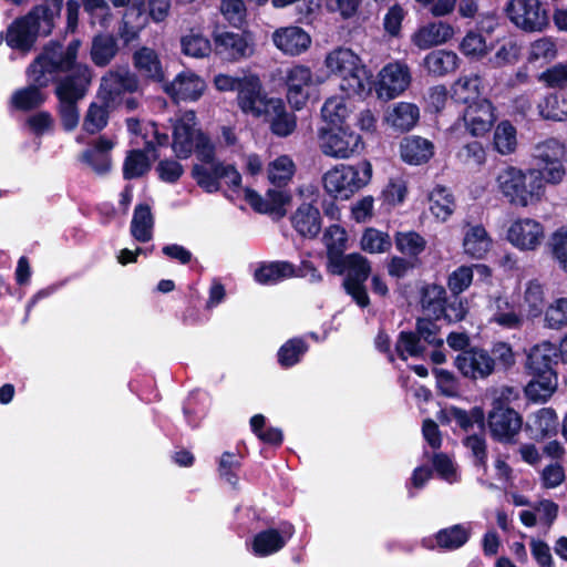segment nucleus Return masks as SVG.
<instances>
[{
    "instance_id": "7ed1b4c3",
    "label": "nucleus",
    "mask_w": 567,
    "mask_h": 567,
    "mask_svg": "<svg viewBox=\"0 0 567 567\" xmlns=\"http://www.w3.org/2000/svg\"><path fill=\"white\" fill-rule=\"evenodd\" d=\"M63 0H43L27 16L12 22L6 33L7 44L23 53L30 51L39 34L48 35L60 16Z\"/></svg>"
},
{
    "instance_id": "4468645a",
    "label": "nucleus",
    "mask_w": 567,
    "mask_h": 567,
    "mask_svg": "<svg viewBox=\"0 0 567 567\" xmlns=\"http://www.w3.org/2000/svg\"><path fill=\"white\" fill-rule=\"evenodd\" d=\"M213 39L216 53L230 62L248 59L255 52L254 38L249 32H216Z\"/></svg>"
},
{
    "instance_id": "393cba45",
    "label": "nucleus",
    "mask_w": 567,
    "mask_h": 567,
    "mask_svg": "<svg viewBox=\"0 0 567 567\" xmlns=\"http://www.w3.org/2000/svg\"><path fill=\"white\" fill-rule=\"evenodd\" d=\"M454 35V29L446 22H431L420 27L411 37L412 43L420 50L447 42Z\"/></svg>"
},
{
    "instance_id": "2eb2a0df",
    "label": "nucleus",
    "mask_w": 567,
    "mask_h": 567,
    "mask_svg": "<svg viewBox=\"0 0 567 567\" xmlns=\"http://www.w3.org/2000/svg\"><path fill=\"white\" fill-rule=\"evenodd\" d=\"M564 154L565 148L563 144L555 138H548L535 146L533 156L544 164V167L539 169L543 181L557 184L563 179L565 175V168L561 164Z\"/></svg>"
},
{
    "instance_id": "37998d69",
    "label": "nucleus",
    "mask_w": 567,
    "mask_h": 567,
    "mask_svg": "<svg viewBox=\"0 0 567 567\" xmlns=\"http://www.w3.org/2000/svg\"><path fill=\"white\" fill-rule=\"evenodd\" d=\"M217 163L215 156L210 162L195 164L192 169V176L197 185L207 193H216L220 189V177L217 173Z\"/></svg>"
},
{
    "instance_id": "69168bd1",
    "label": "nucleus",
    "mask_w": 567,
    "mask_h": 567,
    "mask_svg": "<svg viewBox=\"0 0 567 567\" xmlns=\"http://www.w3.org/2000/svg\"><path fill=\"white\" fill-rule=\"evenodd\" d=\"M408 194L406 181L402 176L392 177L382 190L385 204L396 206L404 202Z\"/></svg>"
},
{
    "instance_id": "c9c22d12",
    "label": "nucleus",
    "mask_w": 567,
    "mask_h": 567,
    "mask_svg": "<svg viewBox=\"0 0 567 567\" xmlns=\"http://www.w3.org/2000/svg\"><path fill=\"white\" fill-rule=\"evenodd\" d=\"M533 379L525 388L526 396L534 402L547 401L557 390L556 372L530 373Z\"/></svg>"
},
{
    "instance_id": "20e7f679",
    "label": "nucleus",
    "mask_w": 567,
    "mask_h": 567,
    "mask_svg": "<svg viewBox=\"0 0 567 567\" xmlns=\"http://www.w3.org/2000/svg\"><path fill=\"white\" fill-rule=\"evenodd\" d=\"M331 75L339 78L340 90L348 96H363L370 92L371 74L361 58L351 49L338 47L324 58Z\"/></svg>"
},
{
    "instance_id": "1a4fd4ad",
    "label": "nucleus",
    "mask_w": 567,
    "mask_h": 567,
    "mask_svg": "<svg viewBox=\"0 0 567 567\" xmlns=\"http://www.w3.org/2000/svg\"><path fill=\"white\" fill-rule=\"evenodd\" d=\"M506 13L516 27L529 32L543 31L549 21L539 0H511Z\"/></svg>"
},
{
    "instance_id": "72a5a7b5",
    "label": "nucleus",
    "mask_w": 567,
    "mask_h": 567,
    "mask_svg": "<svg viewBox=\"0 0 567 567\" xmlns=\"http://www.w3.org/2000/svg\"><path fill=\"white\" fill-rule=\"evenodd\" d=\"M557 347L550 341H542L527 353L526 368L529 373L555 372L553 360L557 358Z\"/></svg>"
},
{
    "instance_id": "8fccbe9b",
    "label": "nucleus",
    "mask_w": 567,
    "mask_h": 567,
    "mask_svg": "<svg viewBox=\"0 0 567 567\" xmlns=\"http://www.w3.org/2000/svg\"><path fill=\"white\" fill-rule=\"evenodd\" d=\"M296 172V165L288 155H280L267 166L268 181L277 186L288 184Z\"/></svg>"
},
{
    "instance_id": "338daca9",
    "label": "nucleus",
    "mask_w": 567,
    "mask_h": 567,
    "mask_svg": "<svg viewBox=\"0 0 567 567\" xmlns=\"http://www.w3.org/2000/svg\"><path fill=\"white\" fill-rule=\"evenodd\" d=\"M307 351V346L301 339L287 341L278 351V361L282 367L296 364Z\"/></svg>"
},
{
    "instance_id": "7c9ffc66",
    "label": "nucleus",
    "mask_w": 567,
    "mask_h": 567,
    "mask_svg": "<svg viewBox=\"0 0 567 567\" xmlns=\"http://www.w3.org/2000/svg\"><path fill=\"white\" fill-rule=\"evenodd\" d=\"M558 429V416L554 409L543 408L530 414L526 422V431L535 440H544L556 434Z\"/></svg>"
},
{
    "instance_id": "6e6552de",
    "label": "nucleus",
    "mask_w": 567,
    "mask_h": 567,
    "mask_svg": "<svg viewBox=\"0 0 567 567\" xmlns=\"http://www.w3.org/2000/svg\"><path fill=\"white\" fill-rule=\"evenodd\" d=\"M318 145L324 156L333 159H349L364 150L362 136L349 126L320 127Z\"/></svg>"
},
{
    "instance_id": "09e8293b",
    "label": "nucleus",
    "mask_w": 567,
    "mask_h": 567,
    "mask_svg": "<svg viewBox=\"0 0 567 567\" xmlns=\"http://www.w3.org/2000/svg\"><path fill=\"white\" fill-rule=\"evenodd\" d=\"M117 42L111 34H99L93 38L91 58L95 65H107L117 53Z\"/></svg>"
},
{
    "instance_id": "603ef678",
    "label": "nucleus",
    "mask_w": 567,
    "mask_h": 567,
    "mask_svg": "<svg viewBox=\"0 0 567 567\" xmlns=\"http://www.w3.org/2000/svg\"><path fill=\"white\" fill-rule=\"evenodd\" d=\"M494 147L502 155H509L517 147V132L509 121H502L494 131Z\"/></svg>"
},
{
    "instance_id": "ea45409f",
    "label": "nucleus",
    "mask_w": 567,
    "mask_h": 567,
    "mask_svg": "<svg viewBox=\"0 0 567 567\" xmlns=\"http://www.w3.org/2000/svg\"><path fill=\"white\" fill-rule=\"evenodd\" d=\"M296 275V268L288 261H275L264 264L255 270V279L261 285H276L279 281L292 278Z\"/></svg>"
},
{
    "instance_id": "e433bc0d",
    "label": "nucleus",
    "mask_w": 567,
    "mask_h": 567,
    "mask_svg": "<svg viewBox=\"0 0 567 567\" xmlns=\"http://www.w3.org/2000/svg\"><path fill=\"white\" fill-rule=\"evenodd\" d=\"M429 209L434 218L439 221H446L454 213L456 204L452 192L442 186L436 185L429 193Z\"/></svg>"
},
{
    "instance_id": "4c0bfd02",
    "label": "nucleus",
    "mask_w": 567,
    "mask_h": 567,
    "mask_svg": "<svg viewBox=\"0 0 567 567\" xmlns=\"http://www.w3.org/2000/svg\"><path fill=\"white\" fill-rule=\"evenodd\" d=\"M351 113V105L341 96L327 99L321 107V117L327 127L344 126Z\"/></svg>"
},
{
    "instance_id": "bf43d9fd",
    "label": "nucleus",
    "mask_w": 567,
    "mask_h": 567,
    "mask_svg": "<svg viewBox=\"0 0 567 567\" xmlns=\"http://www.w3.org/2000/svg\"><path fill=\"white\" fill-rule=\"evenodd\" d=\"M461 52L470 60H482L491 50L485 38L476 32H467L460 44Z\"/></svg>"
},
{
    "instance_id": "c85d7f7f",
    "label": "nucleus",
    "mask_w": 567,
    "mask_h": 567,
    "mask_svg": "<svg viewBox=\"0 0 567 567\" xmlns=\"http://www.w3.org/2000/svg\"><path fill=\"white\" fill-rule=\"evenodd\" d=\"M296 231L303 237H316L321 229V215L317 207L303 203L291 216Z\"/></svg>"
},
{
    "instance_id": "5701e85b",
    "label": "nucleus",
    "mask_w": 567,
    "mask_h": 567,
    "mask_svg": "<svg viewBox=\"0 0 567 567\" xmlns=\"http://www.w3.org/2000/svg\"><path fill=\"white\" fill-rule=\"evenodd\" d=\"M322 240L327 249V270L332 275L340 276L342 271L340 262L346 257L343 252L348 244L347 231L339 225H331L326 229Z\"/></svg>"
},
{
    "instance_id": "f257e3e1",
    "label": "nucleus",
    "mask_w": 567,
    "mask_h": 567,
    "mask_svg": "<svg viewBox=\"0 0 567 567\" xmlns=\"http://www.w3.org/2000/svg\"><path fill=\"white\" fill-rule=\"evenodd\" d=\"M80 45L78 40L70 42L65 50L60 44L48 45L27 71L31 84L12 94V106L21 111L40 106L45 101L41 89L48 86L60 73L72 69Z\"/></svg>"
},
{
    "instance_id": "a18cd8bd",
    "label": "nucleus",
    "mask_w": 567,
    "mask_h": 567,
    "mask_svg": "<svg viewBox=\"0 0 567 567\" xmlns=\"http://www.w3.org/2000/svg\"><path fill=\"white\" fill-rule=\"evenodd\" d=\"M458 56L452 51L436 50L424 59V66L429 73L442 76L456 70Z\"/></svg>"
},
{
    "instance_id": "b1692460",
    "label": "nucleus",
    "mask_w": 567,
    "mask_h": 567,
    "mask_svg": "<svg viewBox=\"0 0 567 567\" xmlns=\"http://www.w3.org/2000/svg\"><path fill=\"white\" fill-rule=\"evenodd\" d=\"M244 193L247 202L257 212L276 214L279 217L286 214L285 206L290 199L287 192L282 189H268L265 197L250 188H245Z\"/></svg>"
},
{
    "instance_id": "6e6d98bb",
    "label": "nucleus",
    "mask_w": 567,
    "mask_h": 567,
    "mask_svg": "<svg viewBox=\"0 0 567 567\" xmlns=\"http://www.w3.org/2000/svg\"><path fill=\"white\" fill-rule=\"evenodd\" d=\"M470 534V526L457 524L440 530L436 534V543L443 549H456L467 542Z\"/></svg>"
},
{
    "instance_id": "ddd939ff",
    "label": "nucleus",
    "mask_w": 567,
    "mask_h": 567,
    "mask_svg": "<svg viewBox=\"0 0 567 567\" xmlns=\"http://www.w3.org/2000/svg\"><path fill=\"white\" fill-rule=\"evenodd\" d=\"M276 100L268 97L262 90L260 79L255 74L241 76V85L237 92L239 109L254 117H261L268 110L269 102Z\"/></svg>"
},
{
    "instance_id": "58836bf2",
    "label": "nucleus",
    "mask_w": 567,
    "mask_h": 567,
    "mask_svg": "<svg viewBox=\"0 0 567 567\" xmlns=\"http://www.w3.org/2000/svg\"><path fill=\"white\" fill-rule=\"evenodd\" d=\"M128 132L136 138H141L147 150H153L155 146L166 145L168 136L165 133H159L155 123L142 124L137 118L130 117L126 120Z\"/></svg>"
},
{
    "instance_id": "cd10ccee",
    "label": "nucleus",
    "mask_w": 567,
    "mask_h": 567,
    "mask_svg": "<svg viewBox=\"0 0 567 567\" xmlns=\"http://www.w3.org/2000/svg\"><path fill=\"white\" fill-rule=\"evenodd\" d=\"M133 63L138 73L152 81L162 82L165 71L157 52L148 47H142L133 54Z\"/></svg>"
},
{
    "instance_id": "0eeeda50",
    "label": "nucleus",
    "mask_w": 567,
    "mask_h": 567,
    "mask_svg": "<svg viewBox=\"0 0 567 567\" xmlns=\"http://www.w3.org/2000/svg\"><path fill=\"white\" fill-rule=\"evenodd\" d=\"M372 177V166L363 161L357 165L339 164L323 175L324 189L334 197L349 198Z\"/></svg>"
},
{
    "instance_id": "4be33fe9",
    "label": "nucleus",
    "mask_w": 567,
    "mask_h": 567,
    "mask_svg": "<svg viewBox=\"0 0 567 567\" xmlns=\"http://www.w3.org/2000/svg\"><path fill=\"white\" fill-rule=\"evenodd\" d=\"M205 81L194 72L186 70L164 86V91L175 101H197L205 92Z\"/></svg>"
},
{
    "instance_id": "13d9d810",
    "label": "nucleus",
    "mask_w": 567,
    "mask_h": 567,
    "mask_svg": "<svg viewBox=\"0 0 567 567\" xmlns=\"http://www.w3.org/2000/svg\"><path fill=\"white\" fill-rule=\"evenodd\" d=\"M392 246L390 236L375 228H368L362 234L360 247L369 254H383Z\"/></svg>"
},
{
    "instance_id": "6ab92c4d",
    "label": "nucleus",
    "mask_w": 567,
    "mask_h": 567,
    "mask_svg": "<svg viewBox=\"0 0 567 567\" xmlns=\"http://www.w3.org/2000/svg\"><path fill=\"white\" fill-rule=\"evenodd\" d=\"M271 40L277 50L287 56H299L311 47L310 34L298 25H288L276 29Z\"/></svg>"
},
{
    "instance_id": "2f4dec72",
    "label": "nucleus",
    "mask_w": 567,
    "mask_h": 567,
    "mask_svg": "<svg viewBox=\"0 0 567 567\" xmlns=\"http://www.w3.org/2000/svg\"><path fill=\"white\" fill-rule=\"evenodd\" d=\"M402 159L411 165L426 163L434 154L432 142L420 136L405 137L400 145Z\"/></svg>"
},
{
    "instance_id": "c03bdc74",
    "label": "nucleus",
    "mask_w": 567,
    "mask_h": 567,
    "mask_svg": "<svg viewBox=\"0 0 567 567\" xmlns=\"http://www.w3.org/2000/svg\"><path fill=\"white\" fill-rule=\"evenodd\" d=\"M111 104L109 101L99 99L92 102L84 115L83 130L89 134L101 132L109 123Z\"/></svg>"
},
{
    "instance_id": "49530a36",
    "label": "nucleus",
    "mask_w": 567,
    "mask_h": 567,
    "mask_svg": "<svg viewBox=\"0 0 567 567\" xmlns=\"http://www.w3.org/2000/svg\"><path fill=\"white\" fill-rule=\"evenodd\" d=\"M446 291L443 286L427 285L423 288L421 303L427 317L440 319L444 312Z\"/></svg>"
},
{
    "instance_id": "79ce46f5",
    "label": "nucleus",
    "mask_w": 567,
    "mask_h": 567,
    "mask_svg": "<svg viewBox=\"0 0 567 567\" xmlns=\"http://www.w3.org/2000/svg\"><path fill=\"white\" fill-rule=\"evenodd\" d=\"M340 264L342 269L340 275L346 274L343 281L365 282L370 276L371 265L369 260L358 252L346 255Z\"/></svg>"
},
{
    "instance_id": "864d4df0",
    "label": "nucleus",
    "mask_w": 567,
    "mask_h": 567,
    "mask_svg": "<svg viewBox=\"0 0 567 567\" xmlns=\"http://www.w3.org/2000/svg\"><path fill=\"white\" fill-rule=\"evenodd\" d=\"M539 115L544 120L565 121L567 120V94H550L538 103Z\"/></svg>"
},
{
    "instance_id": "bb28decb",
    "label": "nucleus",
    "mask_w": 567,
    "mask_h": 567,
    "mask_svg": "<svg viewBox=\"0 0 567 567\" xmlns=\"http://www.w3.org/2000/svg\"><path fill=\"white\" fill-rule=\"evenodd\" d=\"M493 247V238L480 224L468 225L464 230V254L474 259H483Z\"/></svg>"
},
{
    "instance_id": "a19ab883",
    "label": "nucleus",
    "mask_w": 567,
    "mask_h": 567,
    "mask_svg": "<svg viewBox=\"0 0 567 567\" xmlns=\"http://www.w3.org/2000/svg\"><path fill=\"white\" fill-rule=\"evenodd\" d=\"M154 217L148 205L140 204L135 207L130 231L140 243H147L153 238Z\"/></svg>"
},
{
    "instance_id": "774afa93",
    "label": "nucleus",
    "mask_w": 567,
    "mask_h": 567,
    "mask_svg": "<svg viewBox=\"0 0 567 567\" xmlns=\"http://www.w3.org/2000/svg\"><path fill=\"white\" fill-rule=\"evenodd\" d=\"M84 10L91 16V23L107 28L112 14L105 0H82Z\"/></svg>"
},
{
    "instance_id": "e2e57ef3",
    "label": "nucleus",
    "mask_w": 567,
    "mask_h": 567,
    "mask_svg": "<svg viewBox=\"0 0 567 567\" xmlns=\"http://www.w3.org/2000/svg\"><path fill=\"white\" fill-rule=\"evenodd\" d=\"M548 247L553 258L567 272V227H560L550 235Z\"/></svg>"
},
{
    "instance_id": "f8f14e48",
    "label": "nucleus",
    "mask_w": 567,
    "mask_h": 567,
    "mask_svg": "<svg viewBox=\"0 0 567 567\" xmlns=\"http://www.w3.org/2000/svg\"><path fill=\"white\" fill-rule=\"evenodd\" d=\"M285 83L289 104L296 110H301L310 99L311 87L319 82L309 66L295 64L286 71Z\"/></svg>"
},
{
    "instance_id": "c756f323",
    "label": "nucleus",
    "mask_w": 567,
    "mask_h": 567,
    "mask_svg": "<svg viewBox=\"0 0 567 567\" xmlns=\"http://www.w3.org/2000/svg\"><path fill=\"white\" fill-rule=\"evenodd\" d=\"M264 116L270 122L272 133L278 136L290 135L297 125L295 114L287 112L281 99L269 102Z\"/></svg>"
},
{
    "instance_id": "f3484780",
    "label": "nucleus",
    "mask_w": 567,
    "mask_h": 567,
    "mask_svg": "<svg viewBox=\"0 0 567 567\" xmlns=\"http://www.w3.org/2000/svg\"><path fill=\"white\" fill-rule=\"evenodd\" d=\"M487 425L493 439L501 443H514L523 426V417L515 410H489Z\"/></svg>"
},
{
    "instance_id": "de8ad7c7",
    "label": "nucleus",
    "mask_w": 567,
    "mask_h": 567,
    "mask_svg": "<svg viewBox=\"0 0 567 567\" xmlns=\"http://www.w3.org/2000/svg\"><path fill=\"white\" fill-rule=\"evenodd\" d=\"M492 320L505 328H518L522 324V316L505 297H496L491 303Z\"/></svg>"
},
{
    "instance_id": "3c124183",
    "label": "nucleus",
    "mask_w": 567,
    "mask_h": 567,
    "mask_svg": "<svg viewBox=\"0 0 567 567\" xmlns=\"http://www.w3.org/2000/svg\"><path fill=\"white\" fill-rule=\"evenodd\" d=\"M474 269L483 275H489V269L485 265L461 266L456 268L447 278V287L453 295H460L471 286Z\"/></svg>"
},
{
    "instance_id": "a878e982",
    "label": "nucleus",
    "mask_w": 567,
    "mask_h": 567,
    "mask_svg": "<svg viewBox=\"0 0 567 567\" xmlns=\"http://www.w3.org/2000/svg\"><path fill=\"white\" fill-rule=\"evenodd\" d=\"M420 118L419 107L410 102H398L388 107L384 122L393 130L406 132L412 130Z\"/></svg>"
},
{
    "instance_id": "aec40b11",
    "label": "nucleus",
    "mask_w": 567,
    "mask_h": 567,
    "mask_svg": "<svg viewBox=\"0 0 567 567\" xmlns=\"http://www.w3.org/2000/svg\"><path fill=\"white\" fill-rule=\"evenodd\" d=\"M455 367L464 377L477 380L493 373L495 361L486 350L474 348L458 353L455 358Z\"/></svg>"
},
{
    "instance_id": "9b49d317",
    "label": "nucleus",
    "mask_w": 567,
    "mask_h": 567,
    "mask_svg": "<svg viewBox=\"0 0 567 567\" xmlns=\"http://www.w3.org/2000/svg\"><path fill=\"white\" fill-rule=\"evenodd\" d=\"M412 76L406 64L392 62L381 69L378 74L375 92L381 100H392L401 95L411 84Z\"/></svg>"
},
{
    "instance_id": "5fc2aeb1",
    "label": "nucleus",
    "mask_w": 567,
    "mask_h": 567,
    "mask_svg": "<svg viewBox=\"0 0 567 567\" xmlns=\"http://www.w3.org/2000/svg\"><path fill=\"white\" fill-rule=\"evenodd\" d=\"M544 326L551 330L567 327V297H559L548 303L544 311Z\"/></svg>"
},
{
    "instance_id": "052dcab7",
    "label": "nucleus",
    "mask_w": 567,
    "mask_h": 567,
    "mask_svg": "<svg viewBox=\"0 0 567 567\" xmlns=\"http://www.w3.org/2000/svg\"><path fill=\"white\" fill-rule=\"evenodd\" d=\"M396 249L403 255L416 257L426 247V240L416 231H400L395 235Z\"/></svg>"
},
{
    "instance_id": "0e129e2a",
    "label": "nucleus",
    "mask_w": 567,
    "mask_h": 567,
    "mask_svg": "<svg viewBox=\"0 0 567 567\" xmlns=\"http://www.w3.org/2000/svg\"><path fill=\"white\" fill-rule=\"evenodd\" d=\"M150 169V161L143 151H132L127 154L123 174L126 179L141 177Z\"/></svg>"
},
{
    "instance_id": "39448f33",
    "label": "nucleus",
    "mask_w": 567,
    "mask_h": 567,
    "mask_svg": "<svg viewBox=\"0 0 567 567\" xmlns=\"http://www.w3.org/2000/svg\"><path fill=\"white\" fill-rule=\"evenodd\" d=\"M73 73L59 82L55 94L59 100L58 113L65 131H73L80 123L78 102L85 95L91 83V70L87 65L74 62Z\"/></svg>"
},
{
    "instance_id": "412c9836",
    "label": "nucleus",
    "mask_w": 567,
    "mask_h": 567,
    "mask_svg": "<svg viewBox=\"0 0 567 567\" xmlns=\"http://www.w3.org/2000/svg\"><path fill=\"white\" fill-rule=\"evenodd\" d=\"M295 527L285 522L278 529L269 528L255 535L251 542V551L259 557H266L279 551L293 536Z\"/></svg>"
},
{
    "instance_id": "f03ea898",
    "label": "nucleus",
    "mask_w": 567,
    "mask_h": 567,
    "mask_svg": "<svg viewBox=\"0 0 567 567\" xmlns=\"http://www.w3.org/2000/svg\"><path fill=\"white\" fill-rule=\"evenodd\" d=\"M494 187L509 205L520 208L536 205L545 194L540 171L522 169L514 165H506L496 172Z\"/></svg>"
},
{
    "instance_id": "423d86ee",
    "label": "nucleus",
    "mask_w": 567,
    "mask_h": 567,
    "mask_svg": "<svg viewBox=\"0 0 567 567\" xmlns=\"http://www.w3.org/2000/svg\"><path fill=\"white\" fill-rule=\"evenodd\" d=\"M172 148L178 158H188L193 153L200 162H210L215 145L198 127L194 111L182 113L173 124Z\"/></svg>"
},
{
    "instance_id": "f704fd0d",
    "label": "nucleus",
    "mask_w": 567,
    "mask_h": 567,
    "mask_svg": "<svg viewBox=\"0 0 567 567\" xmlns=\"http://www.w3.org/2000/svg\"><path fill=\"white\" fill-rule=\"evenodd\" d=\"M545 291L544 286L537 280H529L525 284L522 299L519 301V315L527 318H536L544 311Z\"/></svg>"
},
{
    "instance_id": "9d476101",
    "label": "nucleus",
    "mask_w": 567,
    "mask_h": 567,
    "mask_svg": "<svg viewBox=\"0 0 567 567\" xmlns=\"http://www.w3.org/2000/svg\"><path fill=\"white\" fill-rule=\"evenodd\" d=\"M506 239L519 251H535L545 240V227L537 219L519 217L509 224Z\"/></svg>"
},
{
    "instance_id": "473e14b6",
    "label": "nucleus",
    "mask_w": 567,
    "mask_h": 567,
    "mask_svg": "<svg viewBox=\"0 0 567 567\" xmlns=\"http://www.w3.org/2000/svg\"><path fill=\"white\" fill-rule=\"evenodd\" d=\"M482 78L478 74L471 73L460 76L452 85V99L466 106L477 102L482 97Z\"/></svg>"
},
{
    "instance_id": "a211bd4d",
    "label": "nucleus",
    "mask_w": 567,
    "mask_h": 567,
    "mask_svg": "<svg viewBox=\"0 0 567 567\" xmlns=\"http://www.w3.org/2000/svg\"><path fill=\"white\" fill-rule=\"evenodd\" d=\"M138 90V79L127 69H117L107 72L101 81L97 99L114 103L123 93H133Z\"/></svg>"
},
{
    "instance_id": "dca6fc26",
    "label": "nucleus",
    "mask_w": 567,
    "mask_h": 567,
    "mask_svg": "<svg viewBox=\"0 0 567 567\" xmlns=\"http://www.w3.org/2000/svg\"><path fill=\"white\" fill-rule=\"evenodd\" d=\"M461 120L468 134L482 137L489 133L496 122V109L488 99H481L465 106Z\"/></svg>"
},
{
    "instance_id": "680f3d73",
    "label": "nucleus",
    "mask_w": 567,
    "mask_h": 567,
    "mask_svg": "<svg viewBox=\"0 0 567 567\" xmlns=\"http://www.w3.org/2000/svg\"><path fill=\"white\" fill-rule=\"evenodd\" d=\"M557 55L556 43L553 39L544 37L530 43L528 60L530 62L547 63Z\"/></svg>"
},
{
    "instance_id": "4d7b16f0",
    "label": "nucleus",
    "mask_w": 567,
    "mask_h": 567,
    "mask_svg": "<svg viewBox=\"0 0 567 567\" xmlns=\"http://www.w3.org/2000/svg\"><path fill=\"white\" fill-rule=\"evenodd\" d=\"M182 52L185 55L200 59L207 56L212 51V44L207 38L200 33L190 31L181 39Z\"/></svg>"
}]
</instances>
